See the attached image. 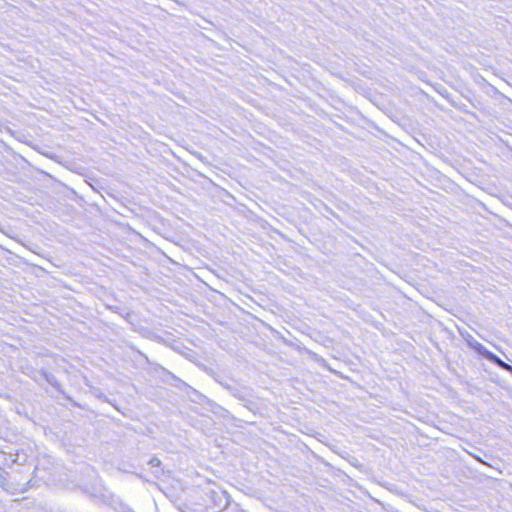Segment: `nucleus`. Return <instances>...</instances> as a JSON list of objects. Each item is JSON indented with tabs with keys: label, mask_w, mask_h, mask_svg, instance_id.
Here are the masks:
<instances>
[{
	"label": "nucleus",
	"mask_w": 512,
	"mask_h": 512,
	"mask_svg": "<svg viewBox=\"0 0 512 512\" xmlns=\"http://www.w3.org/2000/svg\"><path fill=\"white\" fill-rule=\"evenodd\" d=\"M211 498L214 501V508L218 511L224 510L229 505V495L225 491H212Z\"/></svg>",
	"instance_id": "2"
},
{
	"label": "nucleus",
	"mask_w": 512,
	"mask_h": 512,
	"mask_svg": "<svg viewBox=\"0 0 512 512\" xmlns=\"http://www.w3.org/2000/svg\"><path fill=\"white\" fill-rule=\"evenodd\" d=\"M98 397H99L100 399H104L105 401L107 400V399H106V397H105L103 394H100Z\"/></svg>",
	"instance_id": "8"
},
{
	"label": "nucleus",
	"mask_w": 512,
	"mask_h": 512,
	"mask_svg": "<svg viewBox=\"0 0 512 512\" xmlns=\"http://www.w3.org/2000/svg\"><path fill=\"white\" fill-rule=\"evenodd\" d=\"M39 375L45 379L51 386H53L56 390H58L59 392L61 393H64V391L62 390V386L60 384V382L57 380V378L51 374V373H48L44 370H41L38 372Z\"/></svg>",
	"instance_id": "4"
},
{
	"label": "nucleus",
	"mask_w": 512,
	"mask_h": 512,
	"mask_svg": "<svg viewBox=\"0 0 512 512\" xmlns=\"http://www.w3.org/2000/svg\"><path fill=\"white\" fill-rule=\"evenodd\" d=\"M171 376H172V377H173V379H175L176 381H178V382H180V383L184 384V382H183V381H181L180 379H178L176 376H174V375H172V374H171Z\"/></svg>",
	"instance_id": "7"
},
{
	"label": "nucleus",
	"mask_w": 512,
	"mask_h": 512,
	"mask_svg": "<svg viewBox=\"0 0 512 512\" xmlns=\"http://www.w3.org/2000/svg\"><path fill=\"white\" fill-rule=\"evenodd\" d=\"M468 346L474 349L477 353L484 357V354L487 353L488 349L475 340L471 335L468 334V337H464Z\"/></svg>",
	"instance_id": "5"
},
{
	"label": "nucleus",
	"mask_w": 512,
	"mask_h": 512,
	"mask_svg": "<svg viewBox=\"0 0 512 512\" xmlns=\"http://www.w3.org/2000/svg\"><path fill=\"white\" fill-rule=\"evenodd\" d=\"M484 358H486L487 360H489L490 362L497 365L498 367H500L503 370L512 371L511 365L504 362L500 357H498L496 354H494L493 352H491L489 350L487 351L486 354H484Z\"/></svg>",
	"instance_id": "3"
},
{
	"label": "nucleus",
	"mask_w": 512,
	"mask_h": 512,
	"mask_svg": "<svg viewBox=\"0 0 512 512\" xmlns=\"http://www.w3.org/2000/svg\"><path fill=\"white\" fill-rule=\"evenodd\" d=\"M219 384L224 389L229 391V393H231L235 398H237L238 400L243 402V404L246 408H248L251 411L255 408L256 404L254 403V401L249 399V397H248L249 395L246 392L245 388H242L237 385H232V384H229V383L223 382V381H219Z\"/></svg>",
	"instance_id": "1"
},
{
	"label": "nucleus",
	"mask_w": 512,
	"mask_h": 512,
	"mask_svg": "<svg viewBox=\"0 0 512 512\" xmlns=\"http://www.w3.org/2000/svg\"><path fill=\"white\" fill-rule=\"evenodd\" d=\"M149 465L153 466V467H159L161 465V461L159 458L157 457H152L150 460H149Z\"/></svg>",
	"instance_id": "6"
}]
</instances>
